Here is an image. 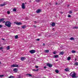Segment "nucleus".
Here are the masks:
<instances>
[{"mask_svg":"<svg viewBox=\"0 0 78 78\" xmlns=\"http://www.w3.org/2000/svg\"><path fill=\"white\" fill-rule=\"evenodd\" d=\"M69 75L71 76H72V78H75V77H76V73H75L74 72H71V73Z\"/></svg>","mask_w":78,"mask_h":78,"instance_id":"1","label":"nucleus"},{"mask_svg":"<svg viewBox=\"0 0 78 78\" xmlns=\"http://www.w3.org/2000/svg\"><path fill=\"white\" fill-rule=\"evenodd\" d=\"M11 23L9 21H7L5 23V25L8 27H11Z\"/></svg>","mask_w":78,"mask_h":78,"instance_id":"2","label":"nucleus"},{"mask_svg":"<svg viewBox=\"0 0 78 78\" xmlns=\"http://www.w3.org/2000/svg\"><path fill=\"white\" fill-rule=\"evenodd\" d=\"M29 52L31 54H33V53H34L36 52V51H35V50H32L30 51Z\"/></svg>","mask_w":78,"mask_h":78,"instance_id":"3","label":"nucleus"},{"mask_svg":"<svg viewBox=\"0 0 78 78\" xmlns=\"http://www.w3.org/2000/svg\"><path fill=\"white\" fill-rule=\"evenodd\" d=\"M47 66L49 67L50 68H51V67H52V66H53V65H51L50 63H48L47 64Z\"/></svg>","mask_w":78,"mask_h":78,"instance_id":"4","label":"nucleus"},{"mask_svg":"<svg viewBox=\"0 0 78 78\" xmlns=\"http://www.w3.org/2000/svg\"><path fill=\"white\" fill-rule=\"evenodd\" d=\"M22 9H25V3H23L22 4Z\"/></svg>","mask_w":78,"mask_h":78,"instance_id":"5","label":"nucleus"},{"mask_svg":"<svg viewBox=\"0 0 78 78\" xmlns=\"http://www.w3.org/2000/svg\"><path fill=\"white\" fill-rule=\"evenodd\" d=\"M26 76H27L28 77H32L33 75L31 74H27L26 75Z\"/></svg>","mask_w":78,"mask_h":78,"instance_id":"6","label":"nucleus"},{"mask_svg":"<svg viewBox=\"0 0 78 78\" xmlns=\"http://www.w3.org/2000/svg\"><path fill=\"white\" fill-rule=\"evenodd\" d=\"M37 13H39L40 12H41V9H37L36 11Z\"/></svg>","mask_w":78,"mask_h":78,"instance_id":"7","label":"nucleus"},{"mask_svg":"<svg viewBox=\"0 0 78 78\" xmlns=\"http://www.w3.org/2000/svg\"><path fill=\"white\" fill-rule=\"evenodd\" d=\"M18 70V69L17 68H15L13 69V71H14L15 73L17 72Z\"/></svg>","mask_w":78,"mask_h":78,"instance_id":"8","label":"nucleus"},{"mask_svg":"<svg viewBox=\"0 0 78 78\" xmlns=\"http://www.w3.org/2000/svg\"><path fill=\"white\" fill-rule=\"evenodd\" d=\"M16 25H22V23L20 22L19 23H16Z\"/></svg>","mask_w":78,"mask_h":78,"instance_id":"9","label":"nucleus"},{"mask_svg":"<svg viewBox=\"0 0 78 78\" xmlns=\"http://www.w3.org/2000/svg\"><path fill=\"white\" fill-rule=\"evenodd\" d=\"M64 52L61 51L60 52L59 55H62L64 54Z\"/></svg>","mask_w":78,"mask_h":78,"instance_id":"10","label":"nucleus"},{"mask_svg":"<svg viewBox=\"0 0 78 78\" xmlns=\"http://www.w3.org/2000/svg\"><path fill=\"white\" fill-rule=\"evenodd\" d=\"M25 59H26V58H25V57H22L21 58V60H22V61H23V60H25Z\"/></svg>","mask_w":78,"mask_h":78,"instance_id":"11","label":"nucleus"},{"mask_svg":"<svg viewBox=\"0 0 78 78\" xmlns=\"http://www.w3.org/2000/svg\"><path fill=\"white\" fill-rule=\"evenodd\" d=\"M4 20H5V19L3 18L0 19V23H1L2 22H3V21H4Z\"/></svg>","mask_w":78,"mask_h":78,"instance_id":"12","label":"nucleus"},{"mask_svg":"<svg viewBox=\"0 0 78 78\" xmlns=\"http://www.w3.org/2000/svg\"><path fill=\"white\" fill-rule=\"evenodd\" d=\"M55 23H52L51 24V25L52 27H55Z\"/></svg>","mask_w":78,"mask_h":78,"instance_id":"13","label":"nucleus"},{"mask_svg":"<svg viewBox=\"0 0 78 78\" xmlns=\"http://www.w3.org/2000/svg\"><path fill=\"white\" fill-rule=\"evenodd\" d=\"M44 52L45 53H49V50H44Z\"/></svg>","mask_w":78,"mask_h":78,"instance_id":"14","label":"nucleus"},{"mask_svg":"<svg viewBox=\"0 0 78 78\" xmlns=\"http://www.w3.org/2000/svg\"><path fill=\"white\" fill-rule=\"evenodd\" d=\"M65 70L66 71V72H69V69L68 68H66L65 69Z\"/></svg>","mask_w":78,"mask_h":78,"instance_id":"15","label":"nucleus"},{"mask_svg":"<svg viewBox=\"0 0 78 78\" xmlns=\"http://www.w3.org/2000/svg\"><path fill=\"white\" fill-rule=\"evenodd\" d=\"M58 57H59V55H56L54 56L55 58H58Z\"/></svg>","mask_w":78,"mask_h":78,"instance_id":"16","label":"nucleus"},{"mask_svg":"<svg viewBox=\"0 0 78 78\" xmlns=\"http://www.w3.org/2000/svg\"><path fill=\"white\" fill-rule=\"evenodd\" d=\"M5 4H1L0 5V6H5Z\"/></svg>","mask_w":78,"mask_h":78,"instance_id":"17","label":"nucleus"},{"mask_svg":"<svg viewBox=\"0 0 78 78\" xmlns=\"http://www.w3.org/2000/svg\"><path fill=\"white\" fill-rule=\"evenodd\" d=\"M26 25H24L22 27V28H23V29H24V28H26Z\"/></svg>","mask_w":78,"mask_h":78,"instance_id":"18","label":"nucleus"},{"mask_svg":"<svg viewBox=\"0 0 78 78\" xmlns=\"http://www.w3.org/2000/svg\"><path fill=\"white\" fill-rule=\"evenodd\" d=\"M78 65V62H76L74 63V65L75 66H77Z\"/></svg>","mask_w":78,"mask_h":78,"instance_id":"19","label":"nucleus"},{"mask_svg":"<svg viewBox=\"0 0 78 78\" xmlns=\"http://www.w3.org/2000/svg\"><path fill=\"white\" fill-rule=\"evenodd\" d=\"M71 59V57H68L67 60H68V61H70Z\"/></svg>","mask_w":78,"mask_h":78,"instance_id":"20","label":"nucleus"},{"mask_svg":"<svg viewBox=\"0 0 78 78\" xmlns=\"http://www.w3.org/2000/svg\"><path fill=\"white\" fill-rule=\"evenodd\" d=\"M71 52L72 53H76V51H75L72 50Z\"/></svg>","mask_w":78,"mask_h":78,"instance_id":"21","label":"nucleus"},{"mask_svg":"<svg viewBox=\"0 0 78 78\" xmlns=\"http://www.w3.org/2000/svg\"><path fill=\"white\" fill-rule=\"evenodd\" d=\"M19 67V65L16 64H15V67Z\"/></svg>","mask_w":78,"mask_h":78,"instance_id":"22","label":"nucleus"},{"mask_svg":"<svg viewBox=\"0 0 78 78\" xmlns=\"http://www.w3.org/2000/svg\"><path fill=\"white\" fill-rule=\"evenodd\" d=\"M33 71H38V70H39V69H37L36 70L34 69H32Z\"/></svg>","mask_w":78,"mask_h":78,"instance_id":"23","label":"nucleus"},{"mask_svg":"<svg viewBox=\"0 0 78 78\" xmlns=\"http://www.w3.org/2000/svg\"><path fill=\"white\" fill-rule=\"evenodd\" d=\"M16 11H17V9L15 8H14L13 9V11H14L15 12H16Z\"/></svg>","mask_w":78,"mask_h":78,"instance_id":"24","label":"nucleus"},{"mask_svg":"<svg viewBox=\"0 0 78 78\" xmlns=\"http://www.w3.org/2000/svg\"><path fill=\"white\" fill-rule=\"evenodd\" d=\"M11 67H15V65L13 64L11 66Z\"/></svg>","mask_w":78,"mask_h":78,"instance_id":"25","label":"nucleus"},{"mask_svg":"<svg viewBox=\"0 0 78 78\" xmlns=\"http://www.w3.org/2000/svg\"><path fill=\"white\" fill-rule=\"evenodd\" d=\"M55 72L56 73H59V71L58 70H55Z\"/></svg>","mask_w":78,"mask_h":78,"instance_id":"26","label":"nucleus"},{"mask_svg":"<svg viewBox=\"0 0 78 78\" xmlns=\"http://www.w3.org/2000/svg\"><path fill=\"white\" fill-rule=\"evenodd\" d=\"M14 78V76H10L9 77V78Z\"/></svg>","mask_w":78,"mask_h":78,"instance_id":"27","label":"nucleus"},{"mask_svg":"<svg viewBox=\"0 0 78 78\" xmlns=\"http://www.w3.org/2000/svg\"><path fill=\"white\" fill-rule=\"evenodd\" d=\"M63 2H64V1L62 0H60L59 1V2H60L61 3H63Z\"/></svg>","mask_w":78,"mask_h":78,"instance_id":"28","label":"nucleus"},{"mask_svg":"<svg viewBox=\"0 0 78 78\" xmlns=\"http://www.w3.org/2000/svg\"><path fill=\"white\" fill-rule=\"evenodd\" d=\"M73 29H78V27H75L73 28Z\"/></svg>","mask_w":78,"mask_h":78,"instance_id":"29","label":"nucleus"},{"mask_svg":"<svg viewBox=\"0 0 78 78\" xmlns=\"http://www.w3.org/2000/svg\"><path fill=\"white\" fill-rule=\"evenodd\" d=\"M15 38L16 39H18V35H16L15 36Z\"/></svg>","mask_w":78,"mask_h":78,"instance_id":"30","label":"nucleus"},{"mask_svg":"<svg viewBox=\"0 0 78 78\" xmlns=\"http://www.w3.org/2000/svg\"><path fill=\"white\" fill-rule=\"evenodd\" d=\"M16 78H21V76L20 75L16 77Z\"/></svg>","mask_w":78,"mask_h":78,"instance_id":"31","label":"nucleus"},{"mask_svg":"<svg viewBox=\"0 0 78 78\" xmlns=\"http://www.w3.org/2000/svg\"><path fill=\"white\" fill-rule=\"evenodd\" d=\"M70 40H74V39L73 37L70 38Z\"/></svg>","mask_w":78,"mask_h":78,"instance_id":"32","label":"nucleus"},{"mask_svg":"<svg viewBox=\"0 0 78 78\" xmlns=\"http://www.w3.org/2000/svg\"><path fill=\"white\" fill-rule=\"evenodd\" d=\"M7 50H9V49H10V48H9V46L7 47Z\"/></svg>","mask_w":78,"mask_h":78,"instance_id":"33","label":"nucleus"},{"mask_svg":"<svg viewBox=\"0 0 78 78\" xmlns=\"http://www.w3.org/2000/svg\"><path fill=\"white\" fill-rule=\"evenodd\" d=\"M56 53H57V52H56V51H54L53 52V54H54V55L56 54Z\"/></svg>","mask_w":78,"mask_h":78,"instance_id":"34","label":"nucleus"},{"mask_svg":"<svg viewBox=\"0 0 78 78\" xmlns=\"http://www.w3.org/2000/svg\"><path fill=\"white\" fill-rule=\"evenodd\" d=\"M3 76H4V75H0V78H2V77H3Z\"/></svg>","mask_w":78,"mask_h":78,"instance_id":"35","label":"nucleus"},{"mask_svg":"<svg viewBox=\"0 0 78 78\" xmlns=\"http://www.w3.org/2000/svg\"><path fill=\"white\" fill-rule=\"evenodd\" d=\"M37 2H40V0H35Z\"/></svg>","mask_w":78,"mask_h":78,"instance_id":"36","label":"nucleus"},{"mask_svg":"<svg viewBox=\"0 0 78 78\" xmlns=\"http://www.w3.org/2000/svg\"><path fill=\"white\" fill-rule=\"evenodd\" d=\"M7 12L8 14H10V12L9 11H7Z\"/></svg>","mask_w":78,"mask_h":78,"instance_id":"37","label":"nucleus"},{"mask_svg":"<svg viewBox=\"0 0 78 78\" xmlns=\"http://www.w3.org/2000/svg\"><path fill=\"white\" fill-rule=\"evenodd\" d=\"M35 67H36L37 69V68H38V67H39L38 66H35Z\"/></svg>","mask_w":78,"mask_h":78,"instance_id":"38","label":"nucleus"},{"mask_svg":"<svg viewBox=\"0 0 78 78\" xmlns=\"http://www.w3.org/2000/svg\"><path fill=\"white\" fill-rule=\"evenodd\" d=\"M40 40V39L39 38H38L36 39V41H39Z\"/></svg>","mask_w":78,"mask_h":78,"instance_id":"39","label":"nucleus"},{"mask_svg":"<svg viewBox=\"0 0 78 78\" xmlns=\"http://www.w3.org/2000/svg\"><path fill=\"white\" fill-rule=\"evenodd\" d=\"M3 48L2 47H1V48H0V50H2V49H3Z\"/></svg>","mask_w":78,"mask_h":78,"instance_id":"40","label":"nucleus"},{"mask_svg":"<svg viewBox=\"0 0 78 78\" xmlns=\"http://www.w3.org/2000/svg\"><path fill=\"white\" fill-rule=\"evenodd\" d=\"M2 27H3V26H2V25H0V28H2Z\"/></svg>","mask_w":78,"mask_h":78,"instance_id":"41","label":"nucleus"},{"mask_svg":"<svg viewBox=\"0 0 78 78\" xmlns=\"http://www.w3.org/2000/svg\"><path fill=\"white\" fill-rule=\"evenodd\" d=\"M68 17H71V15H69L68 16Z\"/></svg>","mask_w":78,"mask_h":78,"instance_id":"42","label":"nucleus"},{"mask_svg":"<svg viewBox=\"0 0 78 78\" xmlns=\"http://www.w3.org/2000/svg\"><path fill=\"white\" fill-rule=\"evenodd\" d=\"M60 14H63V12H60Z\"/></svg>","mask_w":78,"mask_h":78,"instance_id":"43","label":"nucleus"},{"mask_svg":"<svg viewBox=\"0 0 78 78\" xmlns=\"http://www.w3.org/2000/svg\"><path fill=\"white\" fill-rule=\"evenodd\" d=\"M69 13L70 14H71V13H72V12L70 11L69 12Z\"/></svg>","mask_w":78,"mask_h":78,"instance_id":"44","label":"nucleus"},{"mask_svg":"<svg viewBox=\"0 0 78 78\" xmlns=\"http://www.w3.org/2000/svg\"><path fill=\"white\" fill-rule=\"evenodd\" d=\"M43 46H45V44L43 43Z\"/></svg>","mask_w":78,"mask_h":78,"instance_id":"45","label":"nucleus"},{"mask_svg":"<svg viewBox=\"0 0 78 78\" xmlns=\"http://www.w3.org/2000/svg\"><path fill=\"white\" fill-rule=\"evenodd\" d=\"M44 69H46V68H47V67L46 66H44Z\"/></svg>","mask_w":78,"mask_h":78,"instance_id":"46","label":"nucleus"},{"mask_svg":"<svg viewBox=\"0 0 78 78\" xmlns=\"http://www.w3.org/2000/svg\"><path fill=\"white\" fill-rule=\"evenodd\" d=\"M55 5H58V3L56 2V3H55Z\"/></svg>","mask_w":78,"mask_h":78,"instance_id":"47","label":"nucleus"},{"mask_svg":"<svg viewBox=\"0 0 78 78\" xmlns=\"http://www.w3.org/2000/svg\"><path fill=\"white\" fill-rule=\"evenodd\" d=\"M3 23H5V21H3Z\"/></svg>","mask_w":78,"mask_h":78,"instance_id":"48","label":"nucleus"},{"mask_svg":"<svg viewBox=\"0 0 78 78\" xmlns=\"http://www.w3.org/2000/svg\"><path fill=\"white\" fill-rule=\"evenodd\" d=\"M33 27H36V26H35V25H34V26H33Z\"/></svg>","mask_w":78,"mask_h":78,"instance_id":"49","label":"nucleus"},{"mask_svg":"<svg viewBox=\"0 0 78 78\" xmlns=\"http://www.w3.org/2000/svg\"><path fill=\"white\" fill-rule=\"evenodd\" d=\"M77 59H76V58L75 59V61H76Z\"/></svg>","mask_w":78,"mask_h":78,"instance_id":"50","label":"nucleus"},{"mask_svg":"<svg viewBox=\"0 0 78 78\" xmlns=\"http://www.w3.org/2000/svg\"><path fill=\"white\" fill-rule=\"evenodd\" d=\"M70 6V5H68V7H69V6Z\"/></svg>","mask_w":78,"mask_h":78,"instance_id":"51","label":"nucleus"},{"mask_svg":"<svg viewBox=\"0 0 78 78\" xmlns=\"http://www.w3.org/2000/svg\"><path fill=\"white\" fill-rule=\"evenodd\" d=\"M54 30V28L52 29V30H53V31H55V30Z\"/></svg>","mask_w":78,"mask_h":78,"instance_id":"52","label":"nucleus"},{"mask_svg":"<svg viewBox=\"0 0 78 78\" xmlns=\"http://www.w3.org/2000/svg\"><path fill=\"white\" fill-rule=\"evenodd\" d=\"M2 40H5V39H3V38H2Z\"/></svg>","mask_w":78,"mask_h":78,"instance_id":"53","label":"nucleus"},{"mask_svg":"<svg viewBox=\"0 0 78 78\" xmlns=\"http://www.w3.org/2000/svg\"><path fill=\"white\" fill-rule=\"evenodd\" d=\"M34 22L35 23H36V21H34Z\"/></svg>","mask_w":78,"mask_h":78,"instance_id":"54","label":"nucleus"},{"mask_svg":"<svg viewBox=\"0 0 78 78\" xmlns=\"http://www.w3.org/2000/svg\"><path fill=\"white\" fill-rule=\"evenodd\" d=\"M41 36V35H39L38 36Z\"/></svg>","mask_w":78,"mask_h":78,"instance_id":"55","label":"nucleus"},{"mask_svg":"<svg viewBox=\"0 0 78 78\" xmlns=\"http://www.w3.org/2000/svg\"><path fill=\"white\" fill-rule=\"evenodd\" d=\"M56 61H58V60H56Z\"/></svg>","mask_w":78,"mask_h":78,"instance_id":"56","label":"nucleus"},{"mask_svg":"<svg viewBox=\"0 0 78 78\" xmlns=\"http://www.w3.org/2000/svg\"><path fill=\"white\" fill-rule=\"evenodd\" d=\"M0 64H1V62H0Z\"/></svg>","mask_w":78,"mask_h":78,"instance_id":"57","label":"nucleus"}]
</instances>
